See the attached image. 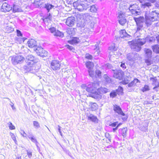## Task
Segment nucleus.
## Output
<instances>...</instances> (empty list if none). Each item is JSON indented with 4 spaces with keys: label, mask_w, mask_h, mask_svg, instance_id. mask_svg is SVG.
I'll list each match as a JSON object with an SVG mask.
<instances>
[{
    "label": "nucleus",
    "mask_w": 159,
    "mask_h": 159,
    "mask_svg": "<svg viewBox=\"0 0 159 159\" xmlns=\"http://www.w3.org/2000/svg\"><path fill=\"white\" fill-rule=\"evenodd\" d=\"M95 23V19H93L90 21L86 22L84 26L85 27L84 29V32L88 34H91L93 30L94 25Z\"/></svg>",
    "instance_id": "423d86ee"
},
{
    "label": "nucleus",
    "mask_w": 159,
    "mask_h": 159,
    "mask_svg": "<svg viewBox=\"0 0 159 159\" xmlns=\"http://www.w3.org/2000/svg\"><path fill=\"white\" fill-rule=\"evenodd\" d=\"M150 79V80L152 81V83L155 85V86L153 88L154 89H155L157 87H159V80H158L156 77L153 78L151 77Z\"/></svg>",
    "instance_id": "412c9836"
},
{
    "label": "nucleus",
    "mask_w": 159,
    "mask_h": 159,
    "mask_svg": "<svg viewBox=\"0 0 159 159\" xmlns=\"http://www.w3.org/2000/svg\"><path fill=\"white\" fill-rule=\"evenodd\" d=\"M20 134L21 135L24 137H26L27 136V134L25 133V131L23 130H21Z\"/></svg>",
    "instance_id": "680f3d73"
},
{
    "label": "nucleus",
    "mask_w": 159,
    "mask_h": 159,
    "mask_svg": "<svg viewBox=\"0 0 159 159\" xmlns=\"http://www.w3.org/2000/svg\"><path fill=\"white\" fill-rule=\"evenodd\" d=\"M80 42V39L77 37H74L71 40L68 41L69 43L72 44H76Z\"/></svg>",
    "instance_id": "bb28decb"
},
{
    "label": "nucleus",
    "mask_w": 159,
    "mask_h": 159,
    "mask_svg": "<svg viewBox=\"0 0 159 159\" xmlns=\"http://www.w3.org/2000/svg\"><path fill=\"white\" fill-rule=\"evenodd\" d=\"M145 24L147 27L152 25L153 22L159 20V9L152 11L145 12Z\"/></svg>",
    "instance_id": "f03ea898"
},
{
    "label": "nucleus",
    "mask_w": 159,
    "mask_h": 159,
    "mask_svg": "<svg viewBox=\"0 0 159 159\" xmlns=\"http://www.w3.org/2000/svg\"><path fill=\"white\" fill-rule=\"evenodd\" d=\"M141 39H139L137 42H128V43L130 45L131 49L134 51H140L141 48V46L145 43V41H142Z\"/></svg>",
    "instance_id": "39448f33"
},
{
    "label": "nucleus",
    "mask_w": 159,
    "mask_h": 159,
    "mask_svg": "<svg viewBox=\"0 0 159 159\" xmlns=\"http://www.w3.org/2000/svg\"><path fill=\"white\" fill-rule=\"evenodd\" d=\"M131 13L134 16H137L140 15L141 12L140 7H139L133 11H132Z\"/></svg>",
    "instance_id": "c85d7f7f"
},
{
    "label": "nucleus",
    "mask_w": 159,
    "mask_h": 159,
    "mask_svg": "<svg viewBox=\"0 0 159 159\" xmlns=\"http://www.w3.org/2000/svg\"><path fill=\"white\" fill-rule=\"evenodd\" d=\"M119 23L122 25H123L126 22V19L122 18L121 19H119Z\"/></svg>",
    "instance_id": "4c0bfd02"
},
{
    "label": "nucleus",
    "mask_w": 159,
    "mask_h": 159,
    "mask_svg": "<svg viewBox=\"0 0 159 159\" xmlns=\"http://www.w3.org/2000/svg\"><path fill=\"white\" fill-rule=\"evenodd\" d=\"M34 50L38 55L42 57H46L48 54V52L40 47H38L36 48H34Z\"/></svg>",
    "instance_id": "1a4fd4ad"
},
{
    "label": "nucleus",
    "mask_w": 159,
    "mask_h": 159,
    "mask_svg": "<svg viewBox=\"0 0 159 159\" xmlns=\"http://www.w3.org/2000/svg\"><path fill=\"white\" fill-rule=\"evenodd\" d=\"M33 123V125L36 128H38L40 127L38 121H34Z\"/></svg>",
    "instance_id": "37998d69"
},
{
    "label": "nucleus",
    "mask_w": 159,
    "mask_h": 159,
    "mask_svg": "<svg viewBox=\"0 0 159 159\" xmlns=\"http://www.w3.org/2000/svg\"><path fill=\"white\" fill-rule=\"evenodd\" d=\"M52 16H51V14L49 13L47 16L43 17V21L45 22H48V21H50L52 20Z\"/></svg>",
    "instance_id": "c756f323"
},
{
    "label": "nucleus",
    "mask_w": 159,
    "mask_h": 159,
    "mask_svg": "<svg viewBox=\"0 0 159 159\" xmlns=\"http://www.w3.org/2000/svg\"><path fill=\"white\" fill-rule=\"evenodd\" d=\"M118 16L119 17V19H121L122 18H125V16L124 12L122 11H120L119 12Z\"/></svg>",
    "instance_id": "e433bc0d"
},
{
    "label": "nucleus",
    "mask_w": 159,
    "mask_h": 159,
    "mask_svg": "<svg viewBox=\"0 0 159 159\" xmlns=\"http://www.w3.org/2000/svg\"><path fill=\"white\" fill-rule=\"evenodd\" d=\"M91 107L92 110L94 111L96 110L97 108V104L95 103H93L91 105Z\"/></svg>",
    "instance_id": "49530a36"
},
{
    "label": "nucleus",
    "mask_w": 159,
    "mask_h": 159,
    "mask_svg": "<svg viewBox=\"0 0 159 159\" xmlns=\"http://www.w3.org/2000/svg\"><path fill=\"white\" fill-rule=\"evenodd\" d=\"M139 7L138 5L136 4H130L129 7H128V10L130 11L131 13L132 12V11H133Z\"/></svg>",
    "instance_id": "b1692460"
},
{
    "label": "nucleus",
    "mask_w": 159,
    "mask_h": 159,
    "mask_svg": "<svg viewBox=\"0 0 159 159\" xmlns=\"http://www.w3.org/2000/svg\"><path fill=\"white\" fill-rule=\"evenodd\" d=\"M54 6L53 5L48 3L45 4L44 6V7L47 9L48 12H49L50 10Z\"/></svg>",
    "instance_id": "2f4dec72"
},
{
    "label": "nucleus",
    "mask_w": 159,
    "mask_h": 159,
    "mask_svg": "<svg viewBox=\"0 0 159 159\" xmlns=\"http://www.w3.org/2000/svg\"><path fill=\"white\" fill-rule=\"evenodd\" d=\"M24 57L20 55L13 56L11 59V62L14 65L20 64L24 60Z\"/></svg>",
    "instance_id": "6e6552de"
},
{
    "label": "nucleus",
    "mask_w": 159,
    "mask_h": 159,
    "mask_svg": "<svg viewBox=\"0 0 159 159\" xmlns=\"http://www.w3.org/2000/svg\"><path fill=\"white\" fill-rule=\"evenodd\" d=\"M123 88L120 86L119 87L118 89L116 90L117 92H119V93H122L123 92Z\"/></svg>",
    "instance_id": "603ef678"
},
{
    "label": "nucleus",
    "mask_w": 159,
    "mask_h": 159,
    "mask_svg": "<svg viewBox=\"0 0 159 159\" xmlns=\"http://www.w3.org/2000/svg\"><path fill=\"white\" fill-rule=\"evenodd\" d=\"M124 116V117H123L122 118V119L124 121H125L127 120L128 117L127 115H125V116Z\"/></svg>",
    "instance_id": "338daca9"
},
{
    "label": "nucleus",
    "mask_w": 159,
    "mask_h": 159,
    "mask_svg": "<svg viewBox=\"0 0 159 159\" xmlns=\"http://www.w3.org/2000/svg\"><path fill=\"white\" fill-rule=\"evenodd\" d=\"M117 95V92L115 91H112L110 93V97L112 98H114Z\"/></svg>",
    "instance_id": "c03bdc74"
},
{
    "label": "nucleus",
    "mask_w": 159,
    "mask_h": 159,
    "mask_svg": "<svg viewBox=\"0 0 159 159\" xmlns=\"http://www.w3.org/2000/svg\"><path fill=\"white\" fill-rule=\"evenodd\" d=\"M75 23V17L71 16L68 17L66 20V24L69 26H73Z\"/></svg>",
    "instance_id": "f8f14e48"
},
{
    "label": "nucleus",
    "mask_w": 159,
    "mask_h": 159,
    "mask_svg": "<svg viewBox=\"0 0 159 159\" xmlns=\"http://www.w3.org/2000/svg\"><path fill=\"white\" fill-rule=\"evenodd\" d=\"M75 16L77 19L79 20V22L80 23V25L79 26L81 27H84L86 22L90 21L91 20L95 18L94 17L91 16L88 13L84 14L77 13L76 14Z\"/></svg>",
    "instance_id": "20e7f679"
},
{
    "label": "nucleus",
    "mask_w": 159,
    "mask_h": 159,
    "mask_svg": "<svg viewBox=\"0 0 159 159\" xmlns=\"http://www.w3.org/2000/svg\"><path fill=\"white\" fill-rule=\"evenodd\" d=\"M145 62L148 66H150L152 64L151 61L149 59L145 60Z\"/></svg>",
    "instance_id": "6e6d98bb"
},
{
    "label": "nucleus",
    "mask_w": 159,
    "mask_h": 159,
    "mask_svg": "<svg viewBox=\"0 0 159 159\" xmlns=\"http://www.w3.org/2000/svg\"><path fill=\"white\" fill-rule=\"evenodd\" d=\"M49 29L50 32L54 35L56 30V28L54 27H52L49 28Z\"/></svg>",
    "instance_id": "09e8293b"
},
{
    "label": "nucleus",
    "mask_w": 159,
    "mask_h": 159,
    "mask_svg": "<svg viewBox=\"0 0 159 159\" xmlns=\"http://www.w3.org/2000/svg\"><path fill=\"white\" fill-rule=\"evenodd\" d=\"M113 110L116 112L117 113L123 116H125V114L123 112L121 108L120 107V106L116 105H114Z\"/></svg>",
    "instance_id": "f3484780"
},
{
    "label": "nucleus",
    "mask_w": 159,
    "mask_h": 159,
    "mask_svg": "<svg viewBox=\"0 0 159 159\" xmlns=\"http://www.w3.org/2000/svg\"><path fill=\"white\" fill-rule=\"evenodd\" d=\"M95 48L94 49V50H96V51L94 52V55L95 56L98 55L100 52V51L99 50V47L98 45L95 44Z\"/></svg>",
    "instance_id": "f704fd0d"
},
{
    "label": "nucleus",
    "mask_w": 159,
    "mask_h": 159,
    "mask_svg": "<svg viewBox=\"0 0 159 159\" xmlns=\"http://www.w3.org/2000/svg\"><path fill=\"white\" fill-rule=\"evenodd\" d=\"M156 38L153 36H147L145 38H143V39H141L142 41H145L149 43L154 42L156 40Z\"/></svg>",
    "instance_id": "6ab92c4d"
},
{
    "label": "nucleus",
    "mask_w": 159,
    "mask_h": 159,
    "mask_svg": "<svg viewBox=\"0 0 159 159\" xmlns=\"http://www.w3.org/2000/svg\"><path fill=\"white\" fill-rule=\"evenodd\" d=\"M86 67L89 69V70H92L94 66L93 63L90 61H88L86 63Z\"/></svg>",
    "instance_id": "473e14b6"
},
{
    "label": "nucleus",
    "mask_w": 159,
    "mask_h": 159,
    "mask_svg": "<svg viewBox=\"0 0 159 159\" xmlns=\"http://www.w3.org/2000/svg\"><path fill=\"white\" fill-rule=\"evenodd\" d=\"M26 61H31V62H29V63L32 62V64H33L34 63H36L38 61V60L32 55H28L26 57Z\"/></svg>",
    "instance_id": "dca6fc26"
},
{
    "label": "nucleus",
    "mask_w": 159,
    "mask_h": 159,
    "mask_svg": "<svg viewBox=\"0 0 159 159\" xmlns=\"http://www.w3.org/2000/svg\"><path fill=\"white\" fill-rule=\"evenodd\" d=\"M120 37L121 38L125 39L126 40L130 37V36L128 34L125 30H121L119 31Z\"/></svg>",
    "instance_id": "2eb2a0df"
},
{
    "label": "nucleus",
    "mask_w": 159,
    "mask_h": 159,
    "mask_svg": "<svg viewBox=\"0 0 159 159\" xmlns=\"http://www.w3.org/2000/svg\"><path fill=\"white\" fill-rule=\"evenodd\" d=\"M54 35L56 36H59L61 37H62L63 36V34L61 32L58 30H56Z\"/></svg>",
    "instance_id": "c9c22d12"
},
{
    "label": "nucleus",
    "mask_w": 159,
    "mask_h": 159,
    "mask_svg": "<svg viewBox=\"0 0 159 159\" xmlns=\"http://www.w3.org/2000/svg\"><path fill=\"white\" fill-rule=\"evenodd\" d=\"M112 72L114 74L113 77L120 80L122 78L124 75V72L120 70H112Z\"/></svg>",
    "instance_id": "9d476101"
},
{
    "label": "nucleus",
    "mask_w": 159,
    "mask_h": 159,
    "mask_svg": "<svg viewBox=\"0 0 159 159\" xmlns=\"http://www.w3.org/2000/svg\"><path fill=\"white\" fill-rule=\"evenodd\" d=\"M6 32L7 33H11L14 31L13 28L11 25L7 26L5 28Z\"/></svg>",
    "instance_id": "72a5a7b5"
},
{
    "label": "nucleus",
    "mask_w": 159,
    "mask_h": 159,
    "mask_svg": "<svg viewBox=\"0 0 159 159\" xmlns=\"http://www.w3.org/2000/svg\"><path fill=\"white\" fill-rule=\"evenodd\" d=\"M148 90H149L148 86L147 85H145L142 89V91L144 92Z\"/></svg>",
    "instance_id": "8fccbe9b"
},
{
    "label": "nucleus",
    "mask_w": 159,
    "mask_h": 159,
    "mask_svg": "<svg viewBox=\"0 0 159 159\" xmlns=\"http://www.w3.org/2000/svg\"><path fill=\"white\" fill-rule=\"evenodd\" d=\"M102 91L104 93H106L108 92V89L106 88H102Z\"/></svg>",
    "instance_id": "69168bd1"
},
{
    "label": "nucleus",
    "mask_w": 159,
    "mask_h": 159,
    "mask_svg": "<svg viewBox=\"0 0 159 159\" xmlns=\"http://www.w3.org/2000/svg\"><path fill=\"white\" fill-rule=\"evenodd\" d=\"M132 81L133 82L134 85L135 84L138 82H139V80L137 79H134V80Z\"/></svg>",
    "instance_id": "e2e57ef3"
},
{
    "label": "nucleus",
    "mask_w": 159,
    "mask_h": 159,
    "mask_svg": "<svg viewBox=\"0 0 159 159\" xmlns=\"http://www.w3.org/2000/svg\"><path fill=\"white\" fill-rule=\"evenodd\" d=\"M120 66L122 67L123 70L126 68V66L125 63L121 62L120 65Z\"/></svg>",
    "instance_id": "4d7b16f0"
},
{
    "label": "nucleus",
    "mask_w": 159,
    "mask_h": 159,
    "mask_svg": "<svg viewBox=\"0 0 159 159\" xmlns=\"http://www.w3.org/2000/svg\"><path fill=\"white\" fill-rule=\"evenodd\" d=\"M118 123V122L117 121L114 122L113 123H111V124H110V126H111L112 127H116Z\"/></svg>",
    "instance_id": "13d9d810"
},
{
    "label": "nucleus",
    "mask_w": 159,
    "mask_h": 159,
    "mask_svg": "<svg viewBox=\"0 0 159 159\" xmlns=\"http://www.w3.org/2000/svg\"><path fill=\"white\" fill-rule=\"evenodd\" d=\"M60 64L59 61L57 60H53L52 61L51 64V67L53 70L59 69Z\"/></svg>",
    "instance_id": "9b49d317"
},
{
    "label": "nucleus",
    "mask_w": 159,
    "mask_h": 159,
    "mask_svg": "<svg viewBox=\"0 0 159 159\" xmlns=\"http://www.w3.org/2000/svg\"><path fill=\"white\" fill-rule=\"evenodd\" d=\"M146 54L148 59L150 58L152 56V51L150 49H147L145 50Z\"/></svg>",
    "instance_id": "7c9ffc66"
},
{
    "label": "nucleus",
    "mask_w": 159,
    "mask_h": 159,
    "mask_svg": "<svg viewBox=\"0 0 159 159\" xmlns=\"http://www.w3.org/2000/svg\"><path fill=\"white\" fill-rule=\"evenodd\" d=\"M154 52L157 54H159V45L156 44L152 47Z\"/></svg>",
    "instance_id": "cd10ccee"
},
{
    "label": "nucleus",
    "mask_w": 159,
    "mask_h": 159,
    "mask_svg": "<svg viewBox=\"0 0 159 159\" xmlns=\"http://www.w3.org/2000/svg\"><path fill=\"white\" fill-rule=\"evenodd\" d=\"M90 11L93 12H95L97 11V8L95 5H92L90 7Z\"/></svg>",
    "instance_id": "ea45409f"
},
{
    "label": "nucleus",
    "mask_w": 159,
    "mask_h": 159,
    "mask_svg": "<svg viewBox=\"0 0 159 159\" xmlns=\"http://www.w3.org/2000/svg\"><path fill=\"white\" fill-rule=\"evenodd\" d=\"M71 72L70 70H67L64 71L62 73L63 75L65 77L67 78L68 79L70 77Z\"/></svg>",
    "instance_id": "393cba45"
},
{
    "label": "nucleus",
    "mask_w": 159,
    "mask_h": 159,
    "mask_svg": "<svg viewBox=\"0 0 159 159\" xmlns=\"http://www.w3.org/2000/svg\"><path fill=\"white\" fill-rule=\"evenodd\" d=\"M98 86V84L97 83H91L88 85L87 87L85 84H82L81 88L83 89H86L88 92L90 93L88 94L89 97H91L95 99H99L101 98V95L96 92V90Z\"/></svg>",
    "instance_id": "f257e3e1"
},
{
    "label": "nucleus",
    "mask_w": 159,
    "mask_h": 159,
    "mask_svg": "<svg viewBox=\"0 0 159 159\" xmlns=\"http://www.w3.org/2000/svg\"><path fill=\"white\" fill-rule=\"evenodd\" d=\"M151 3L149 2H146L141 5V7L144 10H148L149 8L152 6Z\"/></svg>",
    "instance_id": "aec40b11"
},
{
    "label": "nucleus",
    "mask_w": 159,
    "mask_h": 159,
    "mask_svg": "<svg viewBox=\"0 0 159 159\" xmlns=\"http://www.w3.org/2000/svg\"><path fill=\"white\" fill-rule=\"evenodd\" d=\"M17 33V35L18 36H22V34L21 33V32L19 30H16Z\"/></svg>",
    "instance_id": "bf43d9fd"
},
{
    "label": "nucleus",
    "mask_w": 159,
    "mask_h": 159,
    "mask_svg": "<svg viewBox=\"0 0 159 159\" xmlns=\"http://www.w3.org/2000/svg\"><path fill=\"white\" fill-rule=\"evenodd\" d=\"M88 72L90 76L92 77H93L94 76V72L92 70H89Z\"/></svg>",
    "instance_id": "a18cd8bd"
},
{
    "label": "nucleus",
    "mask_w": 159,
    "mask_h": 159,
    "mask_svg": "<svg viewBox=\"0 0 159 159\" xmlns=\"http://www.w3.org/2000/svg\"><path fill=\"white\" fill-rule=\"evenodd\" d=\"M26 151H27V155L28 156V157L30 158L32 156V152H31L30 151H29L28 150H27Z\"/></svg>",
    "instance_id": "864d4df0"
},
{
    "label": "nucleus",
    "mask_w": 159,
    "mask_h": 159,
    "mask_svg": "<svg viewBox=\"0 0 159 159\" xmlns=\"http://www.w3.org/2000/svg\"><path fill=\"white\" fill-rule=\"evenodd\" d=\"M138 56L137 53H129L127 54V58L129 61H133L137 59Z\"/></svg>",
    "instance_id": "ddd939ff"
},
{
    "label": "nucleus",
    "mask_w": 159,
    "mask_h": 159,
    "mask_svg": "<svg viewBox=\"0 0 159 159\" xmlns=\"http://www.w3.org/2000/svg\"><path fill=\"white\" fill-rule=\"evenodd\" d=\"M10 134L12 139L14 141L15 143L16 144L17 141L16 139L15 135L13 133L11 132L10 133Z\"/></svg>",
    "instance_id": "79ce46f5"
},
{
    "label": "nucleus",
    "mask_w": 159,
    "mask_h": 159,
    "mask_svg": "<svg viewBox=\"0 0 159 159\" xmlns=\"http://www.w3.org/2000/svg\"><path fill=\"white\" fill-rule=\"evenodd\" d=\"M7 125H8L9 129L11 130L14 129H15V127L12 124V123L9 122L7 123Z\"/></svg>",
    "instance_id": "a19ab883"
},
{
    "label": "nucleus",
    "mask_w": 159,
    "mask_h": 159,
    "mask_svg": "<svg viewBox=\"0 0 159 159\" xmlns=\"http://www.w3.org/2000/svg\"><path fill=\"white\" fill-rule=\"evenodd\" d=\"M134 19L136 22L137 25V32L140 31L142 29L145 22V18L143 16H140L139 17H134Z\"/></svg>",
    "instance_id": "0eeeda50"
},
{
    "label": "nucleus",
    "mask_w": 159,
    "mask_h": 159,
    "mask_svg": "<svg viewBox=\"0 0 159 159\" xmlns=\"http://www.w3.org/2000/svg\"><path fill=\"white\" fill-rule=\"evenodd\" d=\"M28 47L30 48H35V47L37 46L36 41L35 40L33 39H31L29 40L27 42Z\"/></svg>",
    "instance_id": "a211bd4d"
},
{
    "label": "nucleus",
    "mask_w": 159,
    "mask_h": 159,
    "mask_svg": "<svg viewBox=\"0 0 159 159\" xmlns=\"http://www.w3.org/2000/svg\"><path fill=\"white\" fill-rule=\"evenodd\" d=\"M85 57L89 59H91L92 58V56L91 55L88 54H86Z\"/></svg>",
    "instance_id": "052dcab7"
},
{
    "label": "nucleus",
    "mask_w": 159,
    "mask_h": 159,
    "mask_svg": "<svg viewBox=\"0 0 159 159\" xmlns=\"http://www.w3.org/2000/svg\"><path fill=\"white\" fill-rule=\"evenodd\" d=\"M85 1L78 0L74 2L73 3L74 8L80 11H86L89 7V4L86 3L85 1L90 3L93 1V0H84Z\"/></svg>",
    "instance_id": "7ed1b4c3"
},
{
    "label": "nucleus",
    "mask_w": 159,
    "mask_h": 159,
    "mask_svg": "<svg viewBox=\"0 0 159 159\" xmlns=\"http://www.w3.org/2000/svg\"><path fill=\"white\" fill-rule=\"evenodd\" d=\"M134 85V84L133 81H132L128 84V86L129 87H131L133 86Z\"/></svg>",
    "instance_id": "0e129e2a"
},
{
    "label": "nucleus",
    "mask_w": 159,
    "mask_h": 159,
    "mask_svg": "<svg viewBox=\"0 0 159 159\" xmlns=\"http://www.w3.org/2000/svg\"><path fill=\"white\" fill-rule=\"evenodd\" d=\"M88 119L90 120L95 123H98V119L96 116L92 114H88L87 115Z\"/></svg>",
    "instance_id": "4be33fe9"
},
{
    "label": "nucleus",
    "mask_w": 159,
    "mask_h": 159,
    "mask_svg": "<svg viewBox=\"0 0 159 159\" xmlns=\"http://www.w3.org/2000/svg\"><path fill=\"white\" fill-rule=\"evenodd\" d=\"M65 46L67 48L69 49L70 50L73 51L74 50V49L73 47L70 46L69 45H66Z\"/></svg>",
    "instance_id": "3c124183"
},
{
    "label": "nucleus",
    "mask_w": 159,
    "mask_h": 159,
    "mask_svg": "<svg viewBox=\"0 0 159 159\" xmlns=\"http://www.w3.org/2000/svg\"><path fill=\"white\" fill-rule=\"evenodd\" d=\"M95 74L98 77H99L101 76V72L99 70H97L96 71Z\"/></svg>",
    "instance_id": "5fc2aeb1"
},
{
    "label": "nucleus",
    "mask_w": 159,
    "mask_h": 159,
    "mask_svg": "<svg viewBox=\"0 0 159 159\" xmlns=\"http://www.w3.org/2000/svg\"><path fill=\"white\" fill-rule=\"evenodd\" d=\"M10 105L13 110H15L16 109V107L14 106V104L12 102H11V104H10Z\"/></svg>",
    "instance_id": "774afa93"
},
{
    "label": "nucleus",
    "mask_w": 159,
    "mask_h": 159,
    "mask_svg": "<svg viewBox=\"0 0 159 159\" xmlns=\"http://www.w3.org/2000/svg\"><path fill=\"white\" fill-rule=\"evenodd\" d=\"M29 138L30 139L31 141L34 143H36L37 142L36 139L34 138L31 134H30L28 136Z\"/></svg>",
    "instance_id": "58836bf2"
},
{
    "label": "nucleus",
    "mask_w": 159,
    "mask_h": 159,
    "mask_svg": "<svg viewBox=\"0 0 159 159\" xmlns=\"http://www.w3.org/2000/svg\"><path fill=\"white\" fill-rule=\"evenodd\" d=\"M112 50L113 51H116L117 50V48L115 46V44L113 43L110 48V50Z\"/></svg>",
    "instance_id": "de8ad7c7"
},
{
    "label": "nucleus",
    "mask_w": 159,
    "mask_h": 159,
    "mask_svg": "<svg viewBox=\"0 0 159 159\" xmlns=\"http://www.w3.org/2000/svg\"><path fill=\"white\" fill-rule=\"evenodd\" d=\"M119 132L120 133L124 138H125L127 135V127H124L122 129H120L118 130Z\"/></svg>",
    "instance_id": "5701e85b"
},
{
    "label": "nucleus",
    "mask_w": 159,
    "mask_h": 159,
    "mask_svg": "<svg viewBox=\"0 0 159 159\" xmlns=\"http://www.w3.org/2000/svg\"><path fill=\"white\" fill-rule=\"evenodd\" d=\"M13 10L14 12H21L22 11V10L19 6L15 5H13Z\"/></svg>",
    "instance_id": "a878e982"
},
{
    "label": "nucleus",
    "mask_w": 159,
    "mask_h": 159,
    "mask_svg": "<svg viewBox=\"0 0 159 159\" xmlns=\"http://www.w3.org/2000/svg\"><path fill=\"white\" fill-rule=\"evenodd\" d=\"M12 7L7 3H3L1 9V11L2 12H6L9 11L11 10Z\"/></svg>",
    "instance_id": "4468645a"
}]
</instances>
